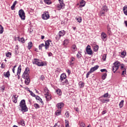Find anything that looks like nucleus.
<instances>
[{
  "label": "nucleus",
  "instance_id": "nucleus-1",
  "mask_svg": "<svg viewBox=\"0 0 127 127\" xmlns=\"http://www.w3.org/2000/svg\"><path fill=\"white\" fill-rule=\"evenodd\" d=\"M67 78V76L65 73H63L61 75L60 80L61 83H63V85H69V82H68V80L66 79Z\"/></svg>",
  "mask_w": 127,
  "mask_h": 127
},
{
  "label": "nucleus",
  "instance_id": "nucleus-2",
  "mask_svg": "<svg viewBox=\"0 0 127 127\" xmlns=\"http://www.w3.org/2000/svg\"><path fill=\"white\" fill-rule=\"evenodd\" d=\"M32 63L34 65H37L40 67L44 66V63L38 59H34L32 60Z\"/></svg>",
  "mask_w": 127,
  "mask_h": 127
},
{
  "label": "nucleus",
  "instance_id": "nucleus-3",
  "mask_svg": "<svg viewBox=\"0 0 127 127\" xmlns=\"http://www.w3.org/2000/svg\"><path fill=\"white\" fill-rule=\"evenodd\" d=\"M113 66H112V71L114 73H116V71L119 69L120 66L121 65V63L119 62H116L113 64Z\"/></svg>",
  "mask_w": 127,
  "mask_h": 127
},
{
  "label": "nucleus",
  "instance_id": "nucleus-4",
  "mask_svg": "<svg viewBox=\"0 0 127 127\" xmlns=\"http://www.w3.org/2000/svg\"><path fill=\"white\" fill-rule=\"evenodd\" d=\"M18 14L19 17H20L22 20H25V13L24 12L23 9H20L18 11Z\"/></svg>",
  "mask_w": 127,
  "mask_h": 127
},
{
  "label": "nucleus",
  "instance_id": "nucleus-5",
  "mask_svg": "<svg viewBox=\"0 0 127 127\" xmlns=\"http://www.w3.org/2000/svg\"><path fill=\"white\" fill-rule=\"evenodd\" d=\"M50 17L49 15V13L47 11L44 12V13L42 15V18H43L44 20H46L49 19Z\"/></svg>",
  "mask_w": 127,
  "mask_h": 127
},
{
  "label": "nucleus",
  "instance_id": "nucleus-6",
  "mask_svg": "<svg viewBox=\"0 0 127 127\" xmlns=\"http://www.w3.org/2000/svg\"><path fill=\"white\" fill-rule=\"evenodd\" d=\"M86 51L88 55H92V54H93V51H92V49H91V46H90V45H88L86 47Z\"/></svg>",
  "mask_w": 127,
  "mask_h": 127
},
{
  "label": "nucleus",
  "instance_id": "nucleus-7",
  "mask_svg": "<svg viewBox=\"0 0 127 127\" xmlns=\"http://www.w3.org/2000/svg\"><path fill=\"white\" fill-rule=\"evenodd\" d=\"M65 4L64 3H62L58 4L57 6V8L58 10H61V9H63L64 8Z\"/></svg>",
  "mask_w": 127,
  "mask_h": 127
},
{
  "label": "nucleus",
  "instance_id": "nucleus-8",
  "mask_svg": "<svg viewBox=\"0 0 127 127\" xmlns=\"http://www.w3.org/2000/svg\"><path fill=\"white\" fill-rule=\"evenodd\" d=\"M50 42H51V40H48L45 42V48L46 50H47L49 48Z\"/></svg>",
  "mask_w": 127,
  "mask_h": 127
},
{
  "label": "nucleus",
  "instance_id": "nucleus-9",
  "mask_svg": "<svg viewBox=\"0 0 127 127\" xmlns=\"http://www.w3.org/2000/svg\"><path fill=\"white\" fill-rule=\"evenodd\" d=\"M20 108H21V112H22V113H25L27 112V111H28L26 105H25L24 106H20Z\"/></svg>",
  "mask_w": 127,
  "mask_h": 127
},
{
  "label": "nucleus",
  "instance_id": "nucleus-10",
  "mask_svg": "<svg viewBox=\"0 0 127 127\" xmlns=\"http://www.w3.org/2000/svg\"><path fill=\"white\" fill-rule=\"evenodd\" d=\"M101 37L103 41L107 40V34L104 32L101 33Z\"/></svg>",
  "mask_w": 127,
  "mask_h": 127
},
{
  "label": "nucleus",
  "instance_id": "nucleus-11",
  "mask_svg": "<svg viewBox=\"0 0 127 127\" xmlns=\"http://www.w3.org/2000/svg\"><path fill=\"white\" fill-rule=\"evenodd\" d=\"M21 72V65H19L17 71V75L18 76V79H19V76L20 75V73Z\"/></svg>",
  "mask_w": 127,
  "mask_h": 127
},
{
  "label": "nucleus",
  "instance_id": "nucleus-12",
  "mask_svg": "<svg viewBox=\"0 0 127 127\" xmlns=\"http://www.w3.org/2000/svg\"><path fill=\"white\" fill-rule=\"evenodd\" d=\"M59 38H58V39H60V38L62 36H64L65 35V31L64 30H62L60 31L59 33H58Z\"/></svg>",
  "mask_w": 127,
  "mask_h": 127
},
{
  "label": "nucleus",
  "instance_id": "nucleus-13",
  "mask_svg": "<svg viewBox=\"0 0 127 127\" xmlns=\"http://www.w3.org/2000/svg\"><path fill=\"white\" fill-rule=\"evenodd\" d=\"M17 98H18V96L16 97V95H13V97L12 98V101L15 104H16L17 102Z\"/></svg>",
  "mask_w": 127,
  "mask_h": 127
},
{
  "label": "nucleus",
  "instance_id": "nucleus-14",
  "mask_svg": "<svg viewBox=\"0 0 127 127\" xmlns=\"http://www.w3.org/2000/svg\"><path fill=\"white\" fill-rule=\"evenodd\" d=\"M57 107L58 109H62V108L64 107V103H63V102L58 103L57 105Z\"/></svg>",
  "mask_w": 127,
  "mask_h": 127
},
{
  "label": "nucleus",
  "instance_id": "nucleus-15",
  "mask_svg": "<svg viewBox=\"0 0 127 127\" xmlns=\"http://www.w3.org/2000/svg\"><path fill=\"white\" fill-rule=\"evenodd\" d=\"M24 106H26V104H25V100L23 99L20 102L19 107H22Z\"/></svg>",
  "mask_w": 127,
  "mask_h": 127
},
{
  "label": "nucleus",
  "instance_id": "nucleus-16",
  "mask_svg": "<svg viewBox=\"0 0 127 127\" xmlns=\"http://www.w3.org/2000/svg\"><path fill=\"white\" fill-rule=\"evenodd\" d=\"M22 78L24 79H27L29 78V74L28 73H23V75H22Z\"/></svg>",
  "mask_w": 127,
  "mask_h": 127
},
{
  "label": "nucleus",
  "instance_id": "nucleus-17",
  "mask_svg": "<svg viewBox=\"0 0 127 127\" xmlns=\"http://www.w3.org/2000/svg\"><path fill=\"white\" fill-rule=\"evenodd\" d=\"M85 5H86V2L85 1V0H82L80 2L79 6L80 7H83V6H84Z\"/></svg>",
  "mask_w": 127,
  "mask_h": 127
},
{
  "label": "nucleus",
  "instance_id": "nucleus-18",
  "mask_svg": "<svg viewBox=\"0 0 127 127\" xmlns=\"http://www.w3.org/2000/svg\"><path fill=\"white\" fill-rule=\"evenodd\" d=\"M98 68H99V65H95L94 67H91L90 70L93 72L94 71H96V70L98 69Z\"/></svg>",
  "mask_w": 127,
  "mask_h": 127
},
{
  "label": "nucleus",
  "instance_id": "nucleus-19",
  "mask_svg": "<svg viewBox=\"0 0 127 127\" xmlns=\"http://www.w3.org/2000/svg\"><path fill=\"white\" fill-rule=\"evenodd\" d=\"M45 95V98H46L47 101H50V100H51V95H50L49 93L46 94Z\"/></svg>",
  "mask_w": 127,
  "mask_h": 127
},
{
  "label": "nucleus",
  "instance_id": "nucleus-20",
  "mask_svg": "<svg viewBox=\"0 0 127 127\" xmlns=\"http://www.w3.org/2000/svg\"><path fill=\"white\" fill-rule=\"evenodd\" d=\"M4 76L5 78H9L10 76V73H9V71H7L6 72H4Z\"/></svg>",
  "mask_w": 127,
  "mask_h": 127
},
{
  "label": "nucleus",
  "instance_id": "nucleus-21",
  "mask_svg": "<svg viewBox=\"0 0 127 127\" xmlns=\"http://www.w3.org/2000/svg\"><path fill=\"white\" fill-rule=\"evenodd\" d=\"M56 93H57V95H58L59 96H61V95H62V91L60 89H57L56 90Z\"/></svg>",
  "mask_w": 127,
  "mask_h": 127
},
{
  "label": "nucleus",
  "instance_id": "nucleus-22",
  "mask_svg": "<svg viewBox=\"0 0 127 127\" xmlns=\"http://www.w3.org/2000/svg\"><path fill=\"white\" fill-rule=\"evenodd\" d=\"M77 50V47L76 46V45H73L71 46V51L72 52H75V51H76Z\"/></svg>",
  "mask_w": 127,
  "mask_h": 127
},
{
  "label": "nucleus",
  "instance_id": "nucleus-23",
  "mask_svg": "<svg viewBox=\"0 0 127 127\" xmlns=\"http://www.w3.org/2000/svg\"><path fill=\"white\" fill-rule=\"evenodd\" d=\"M35 97H36V100H38L40 101V103L43 104V101H42V99H41V98H40V97H39L38 95H36V96Z\"/></svg>",
  "mask_w": 127,
  "mask_h": 127
},
{
  "label": "nucleus",
  "instance_id": "nucleus-24",
  "mask_svg": "<svg viewBox=\"0 0 127 127\" xmlns=\"http://www.w3.org/2000/svg\"><path fill=\"white\" fill-rule=\"evenodd\" d=\"M123 11H124V14L127 16V5H125L123 7Z\"/></svg>",
  "mask_w": 127,
  "mask_h": 127
},
{
  "label": "nucleus",
  "instance_id": "nucleus-25",
  "mask_svg": "<svg viewBox=\"0 0 127 127\" xmlns=\"http://www.w3.org/2000/svg\"><path fill=\"white\" fill-rule=\"evenodd\" d=\"M105 14H106V12L105 11H103V10H101L99 13V15L100 16H104Z\"/></svg>",
  "mask_w": 127,
  "mask_h": 127
},
{
  "label": "nucleus",
  "instance_id": "nucleus-26",
  "mask_svg": "<svg viewBox=\"0 0 127 127\" xmlns=\"http://www.w3.org/2000/svg\"><path fill=\"white\" fill-rule=\"evenodd\" d=\"M100 102L103 104H105V103H109V102H110V99H100Z\"/></svg>",
  "mask_w": 127,
  "mask_h": 127
},
{
  "label": "nucleus",
  "instance_id": "nucleus-27",
  "mask_svg": "<svg viewBox=\"0 0 127 127\" xmlns=\"http://www.w3.org/2000/svg\"><path fill=\"white\" fill-rule=\"evenodd\" d=\"M79 88H83L84 86H85V83L83 82V81H80L78 83Z\"/></svg>",
  "mask_w": 127,
  "mask_h": 127
},
{
  "label": "nucleus",
  "instance_id": "nucleus-28",
  "mask_svg": "<svg viewBox=\"0 0 127 127\" xmlns=\"http://www.w3.org/2000/svg\"><path fill=\"white\" fill-rule=\"evenodd\" d=\"M25 85H29V83H30V78H25Z\"/></svg>",
  "mask_w": 127,
  "mask_h": 127
},
{
  "label": "nucleus",
  "instance_id": "nucleus-29",
  "mask_svg": "<svg viewBox=\"0 0 127 127\" xmlns=\"http://www.w3.org/2000/svg\"><path fill=\"white\" fill-rule=\"evenodd\" d=\"M98 50H99V46L96 45L93 47V51L94 52H97Z\"/></svg>",
  "mask_w": 127,
  "mask_h": 127
},
{
  "label": "nucleus",
  "instance_id": "nucleus-30",
  "mask_svg": "<svg viewBox=\"0 0 127 127\" xmlns=\"http://www.w3.org/2000/svg\"><path fill=\"white\" fill-rule=\"evenodd\" d=\"M101 10H102L103 11H105V12H107V11L108 10V7L105 5L101 8Z\"/></svg>",
  "mask_w": 127,
  "mask_h": 127
},
{
  "label": "nucleus",
  "instance_id": "nucleus-31",
  "mask_svg": "<svg viewBox=\"0 0 127 127\" xmlns=\"http://www.w3.org/2000/svg\"><path fill=\"white\" fill-rule=\"evenodd\" d=\"M124 100H122L120 103H119V107L120 109H122V108H123V107H124Z\"/></svg>",
  "mask_w": 127,
  "mask_h": 127
},
{
  "label": "nucleus",
  "instance_id": "nucleus-32",
  "mask_svg": "<svg viewBox=\"0 0 127 127\" xmlns=\"http://www.w3.org/2000/svg\"><path fill=\"white\" fill-rule=\"evenodd\" d=\"M33 44L32 42H30L28 44V49H31V47H32Z\"/></svg>",
  "mask_w": 127,
  "mask_h": 127
},
{
  "label": "nucleus",
  "instance_id": "nucleus-33",
  "mask_svg": "<svg viewBox=\"0 0 127 127\" xmlns=\"http://www.w3.org/2000/svg\"><path fill=\"white\" fill-rule=\"evenodd\" d=\"M34 107L36 109H39L40 108V106L37 103L34 104Z\"/></svg>",
  "mask_w": 127,
  "mask_h": 127
},
{
  "label": "nucleus",
  "instance_id": "nucleus-34",
  "mask_svg": "<svg viewBox=\"0 0 127 127\" xmlns=\"http://www.w3.org/2000/svg\"><path fill=\"white\" fill-rule=\"evenodd\" d=\"M107 78V72L104 73L102 76V80H105Z\"/></svg>",
  "mask_w": 127,
  "mask_h": 127
},
{
  "label": "nucleus",
  "instance_id": "nucleus-35",
  "mask_svg": "<svg viewBox=\"0 0 127 127\" xmlns=\"http://www.w3.org/2000/svg\"><path fill=\"white\" fill-rule=\"evenodd\" d=\"M44 1L47 4H51L52 3L51 0H44Z\"/></svg>",
  "mask_w": 127,
  "mask_h": 127
},
{
  "label": "nucleus",
  "instance_id": "nucleus-36",
  "mask_svg": "<svg viewBox=\"0 0 127 127\" xmlns=\"http://www.w3.org/2000/svg\"><path fill=\"white\" fill-rule=\"evenodd\" d=\"M3 33V27L0 24V34H2Z\"/></svg>",
  "mask_w": 127,
  "mask_h": 127
},
{
  "label": "nucleus",
  "instance_id": "nucleus-37",
  "mask_svg": "<svg viewBox=\"0 0 127 127\" xmlns=\"http://www.w3.org/2000/svg\"><path fill=\"white\" fill-rule=\"evenodd\" d=\"M28 92H29V93H30L31 96H32V97H36V95H35V94H34L33 92H32V91L31 90H28Z\"/></svg>",
  "mask_w": 127,
  "mask_h": 127
},
{
  "label": "nucleus",
  "instance_id": "nucleus-38",
  "mask_svg": "<svg viewBox=\"0 0 127 127\" xmlns=\"http://www.w3.org/2000/svg\"><path fill=\"white\" fill-rule=\"evenodd\" d=\"M68 40L66 39L64 40V43H63V45H64V46H66L67 45H68Z\"/></svg>",
  "mask_w": 127,
  "mask_h": 127
},
{
  "label": "nucleus",
  "instance_id": "nucleus-39",
  "mask_svg": "<svg viewBox=\"0 0 127 127\" xmlns=\"http://www.w3.org/2000/svg\"><path fill=\"white\" fill-rule=\"evenodd\" d=\"M44 46H45V45L43 43L39 45V49L40 50H42V47H43Z\"/></svg>",
  "mask_w": 127,
  "mask_h": 127
},
{
  "label": "nucleus",
  "instance_id": "nucleus-40",
  "mask_svg": "<svg viewBox=\"0 0 127 127\" xmlns=\"http://www.w3.org/2000/svg\"><path fill=\"white\" fill-rule=\"evenodd\" d=\"M18 41L20 42H21V43H24L25 42V41L24 40V38H21L20 39H19Z\"/></svg>",
  "mask_w": 127,
  "mask_h": 127
},
{
  "label": "nucleus",
  "instance_id": "nucleus-41",
  "mask_svg": "<svg viewBox=\"0 0 127 127\" xmlns=\"http://www.w3.org/2000/svg\"><path fill=\"white\" fill-rule=\"evenodd\" d=\"M61 114V110H58L55 113V115H56V116H60Z\"/></svg>",
  "mask_w": 127,
  "mask_h": 127
},
{
  "label": "nucleus",
  "instance_id": "nucleus-42",
  "mask_svg": "<svg viewBox=\"0 0 127 127\" xmlns=\"http://www.w3.org/2000/svg\"><path fill=\"white\" fill-rule=\"evenodd\" d=\"M5 55L6 57H9V58L11 57V54L10 52L6 53Z\"/></svg>",
  "mask_w": 127,
  "mask_h": 127
},
{
  "label": "nucleus",
  "instance_id": "nucleus-43",
  "mask_svg": "<svg viewBox=\"0 0 127 127\" xmlns=\"http://www.w3.org/2000/svg\"><path fill=\"white\" fill-rule=\"evenodd\" d=\"M20 123L21 125V126H22L23 127H24V126H25V124L24 123V120H21L20 122Z\"/></svg>",
  "mask_w": 127,
  "mask_h": 127
},
{
  "label": "nucleus",
  "instance_id": "nucleus-44",
  "mask_svg": "<svg viewBox=\"0 0 127 127\" xmlns=\"http://www.w3.org/2000/svg\"><path fill=\"white\" fill-rule=\"evenodd\" d=\"M91 73H93V72L92 71V70L90 69L89 70V71H88L86 74V78H89V76L90 75V74H91Z\"/></svg>",
  "mask_w": 127,
  "mask_h": 127
},
{
  "label": "nucleus",
  "instance_id": "nucleus-45",
  "mask_svg": "<svg viewBox=\"0 0 127 127\" xmlns=\"http://www.w3.org/2000/svg\"><path fill=\"white\" fill-rule=\"evenodd\" d=\"M29 72V68L28 67H26L25 68V70L24 72V74H25V73H28Z\"/></svg>",
  "mask_w": 127,
  "mask_h": 127
},
{
  "label": "nucleus",
  "instance_id": "nucleus-46",
  "mask_svg": "<svg viewBox=\"0 0 127 127\" xmlns=\"http://www.w3.org/2000/svg\"><path fill=\"white\" fill-rule=\"evenodd\" d=\"M121 55H122V56H124V57H125V56H126V55H127V52L126 51H124L121 53Z\"/></svg>",
  "mask_w": 127,
  "mask_h": 127
},
{
  "label": "nucleus",
  "instance_id": "nucleus-47",
  "mask_svg": "<svg viewBox=\"0 0 127 127\" xmlns=\"http://www.w3.org/2000/svg\"><path fill=\"white\" fill-rule=\"evenodd\" d=\"M44 92L45 93H46V94H49V90H48V88L47 87L44 88Z\"/></svg>",
  "mask_w": 127,
  "mask_h": 127
},
{
  "label": "nucleus",
  "instance_id": "nucleus-48",
  "mask_svg": "<svg viewBox=\"0 0 127 127\" xmlns=\"http://www.w3.org/2000/svg\"><path fill=\"white\" fill-rule=\"evenodd\" d=\"M76 20L78 21V22H82V18L81 17H79L76 18Z\"/></svg>",
  "mask_w": 127,
  "mask_h": 127
},
{
  "label": "nucleus",
  "instance_id": "nucleus-49",
  "mask_svg": "<svg viewBox=\"0 0 127 127\" xmlns=\"http://www.w3.org/2000/svg\"><path fill=\"white\" fill-rule=\"evenodd\" d=\"M102 97H103V98H108L109 97V93H105Z\"/></svg>",
  "mask_w": 127,
  "mask_h": 127
},
{
  "label": "nucleus",
  "instance_id": "nucleus-50",
  "mask_svg": "<svg viewBox=\"0 0 127 127\" xmlns=\"http://www.w3.org/2000/svg\"><path fill=\"white\" fill-rule=\"evenodd\" d=\"M64 116L66 117V118H68L69 117H70V114H69V113L68 112H66L65 113Z\"/></svg>",
  "mask_w": 127,
  "mask_h": 127
},
{
  "label": "nucleus",
  "instance_id": "nucleus-51",
  "mask_svg": "<svg viewBox=\"0 0 127 127\" xmlns=\"http://www.w3.org/2000/svg\"><path fill=\"white\" fill-rule=\"evenodd\" d=\"M5 89V87L4 85L1 87L0 90L1 91H2V93H3V91H4Z\"/></svg>",
  "mask_w": 127,
  "mask_h": 127
},
{
  "label": "nucleus",
  "instance_id": "nucleus-52",
  "mask_svg": "<svg viewBox=\"0 0 127 127\" xmlns=\"http://www.w3.org/2000/svg\"><path fill=\"white\" fill-rule=\"evenodd\" d=\"M79 126L81 127H85V125L84 123L82 122L80 123Z\"/></svg>",
  "mask_w": 127,
  "mask_h": 127
},
{
  "label": "nucleus",
  "instance_id": "nucleus-53",
  "mask_svg": "<svg viewBox=\"0 0 127 127\" xmlns=\"http://www.w3.org/2000/svg\"><path fill=\"white\" fill-rule=\"evenodd\" d=\"M127 71V69L126 68H124V71H123L122 75H125V74H126V71Z\"/></svg>",
  "mask_w": 127,
  "mask_h": 127
},
{
  "label": "nucleus",
  "instance_id": "nucleus-54",
  "mask_svg": "<svg viewBox=\"0 0 127 127\" xmlns=\"http://www.w3.org/2000/svg\"><path fill=\"white\" fill-rule=\"evenodd\" d=\"M106 58H107V56L106 55H104L102 58L103 61H106Z\"/></svg>",
  "mask_w": 127,
  "mask_h": 127
},
{
  "label": "nucleus",
  "instance_id": "nucleus-55",
  "mask_svg": "<svg viewBox=\"0 0 127 127\" xmlns=\"http://www.w3.org/2000/svg\"><path fill=\"white\" fill-rule=\"evenodd\" d=\"M101 72H106L105 73H107L108 72V70L106 69H102L100 70Z\"/></svg>",
  "mask_w": 127,
  "mask_h": 127
},
{
  "label": "nucleus",
  "instance_id": "nucleus-56",
  "mask_svg": "<svg viewBox=\"0 0 127 127\" xmlns=\"http://www.w3.org/2000/svg\"><path fill=\"white\" fill-rule=\"evenodd\" d=\"M77 57H78V58H79L80 57H81V56H82V55H81V54H80V53H78V54L76 55Z\"/></svg>",
  "mask_w": 127,
  "mask_h": 127
},
{
  "label": "nucleus",
  "instance_id": "nucleus-57",
  "mask_svg": "<svg viewBox=\"0 0 127 127\" xmlns=\"http://www.w3.org/2000/svg\"><path fill=\"white\" fill-rule=\"evenodd\" d=\"M125 65L124 64H122L121 65V70H124V68H126L124 67Z\"/></svg>",
  "mask_w": 127,
  "mask_h": 127
},
{
  "label": "nucleus",
  "instance_id": "nucleus-58",
  "mask_svg": "<svg viewBox=\"0 0 127 127\" xmlns=\"http://www.w3.org/2000/svg\"><path fill=\"white\" fill-rule=\"evenodd\" d=\"M44 76L43 75H41L40 77V80H42V81H44Z\"/></svg>",
  "mask_w": 127,
  "mask_h": 127
},
{
  "label": "nucleus",
  "instance_id": "nucleus-59",
  "mask_svg": "<svg viewBox=\"0 0 127 127\" xmlns=\"http://www.w3.org/2000/svg\"><path fill=\"white\" fill-rule=\"evenodd\" d=\"M107 30L108 31H110V30H111V27H110V25H107Z\"/></svg>",
  "mask_w": 127,
  "mask_h": 127
},
{
  "label": "nucleus",
  "instance_id": "nucleus-60",
  "mask_svg": "<svg viewBox=\"0 0 127 127\" xmlns=\"http://www.w3.org/2000/svg\"><path fill=\"white\" fill-rule=\"evenodd\" d=\"M54 127H60V125H58V123H56Z\"/></svg>",
  "mask_w": 127,
  "mask_h": 127
},
{
  "label": "nucleus",
  "instance_id": "nucleus-61",
  "mask_svg": "<svg viewBox=\"0 0 127 127\" xmlns=\"http://www.w3.org/2000/svg\"><path fill=\"white\" fill-rule=\"evenodd\" d=\"M66 72L67 73H68V75H70L71 74V70H70L69 69H67Z\"/></svg>",
  "mask_w": 127,
  "mask_h": 127
},
{
  "label": "nucleus",
  "instance_id": "nucleus-62",
  "mask_svg": "<svg viewBox=\"0 0 127 127\" xmlns=\"http://www.w3.org/2000/svg\"><path fill=\"white\" fill-rule=\"evenodd\" d=\"M14 7H15V5H12L11 6V9H12V10H13V9H14Z\"/></svg>",
  "mask_w": 127,
  "mask_h": 127
},
{
  "label": "nucleus",
  "instance_id": "nucleus-63",
  "mask_svg": "<svg viewBox=\"0 0 127 127\" xmlns=\"http://www.w3.org/2000/svg\"><path fill=\"white\" fill-rule=\"evenodd\" d=\"M74 60H75V58L71 57L70 62H73V61H74Z\"/></svg>",
  "mask_w": 127,
  "mask_h": 127
},
{
  "label": "nucleus",
  "instance_id": "nucleus-64",
  "mask_svg": "<svg viewBox=\"0 0 127 127\" xmlns=\"http://www.w3.org/2000/svg\"><path fill=\"white\" fill-rule=\"evenodd\" d=\"M107 113V111L106 110L103 111L102 112V115H105Z\"/></svg>",
  "mask_w": 127,
  "mask_h": 127
}]
</instances>
